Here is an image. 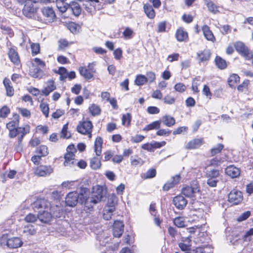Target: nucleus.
<instances>
[{
  "instance_id": "obj_1",
  "label": "nucleus",
  "mask_w": 253,
  "mask_h": 253,
  "mask_svg": "<svg viewBox=\"0 0 253 253\" xmlns=\"http://www.w3.org/2000/svg\"><path fill=\"white\" fill-rule=\"evenodd\" d=\"M13 120H10L6 124V128L8 130V137L10 138L17 137V143L15 145V150L20 153L23 150L22 142L24 137L30 133L31 126L29 124H25L19 126L20 117L16 113L12 114Z\"/></svg>"
},
{
  "instance_id": "obj_2",
  "label": "nucleus",
  "mask_w": 253,
  "mask_h": 253,
  "mask_svg": "<svg viewBox=\"0 0 253 253\" xmlns=\"http://www.w3.org/2000/svg\"><path fill=\"white\" fill-rule=\"evenodd\" d=\"M42 14H39L37 20L44 24H49L57 18L55 12L52 7H43L41 9Z\"/></svg>"
},
{
  "instance_id": "obj_3",
  "label": "nucleus",
  "mask_w": 253,
  "mask_h": 253,
  "mask_svg": "<svg viewBox=\"0 0 253 253\" xmlns=\"http://www.w3.org/2000/svg\"><path fill=\"white\" fill-rule=\"evenodd\" d=\"M77 150L74 144H70L66 148V152L64 156V166L72 168L76 166V160L75 153Z\"/></svg>"
},
{
  "instance_id": "obj_4",
  "label": "nucleus",
  "mask_w": 253,
  "mask_h": 253,
  "mask_svg": "<svg viewBox=\"0 0 253 253\" xmlns=\"http://www.w3.org/2000/svg\"><path fill=\"white\" fill-rule=\"evenodd\" d=\"M234 46L238 54L246 60L250 61L253 57V51L242 41L234 42Z\"/></svg>"
},
{
  "instance_id": "obj_5",
  "label": "nucleus",
  "mask_w": 253,
  "mask_h": 253,
  "mask_svg": "<svg viewBox=\"0 0 253 253\" xmlns=\"http://www.w3.org/2000/svg\"><path fill=\"white\" fill-rule=\"evenodd\" d=\"M76 129L79 133L87 135L89 139L92 138L93 125L91 121L86 120L80 122L77 126Z\"/></svg>"
},
{
  "instance_id": "obj_6",
  "label": "nucleus",
  "mask_w": 253,
  "mask_h": 253,
  "mask_svg": "<svg viewBox=\"0 0 253 253\" xmlns=\"http://www.w3.org/2000/svg\"><path fill=\"white\" fill-rule=\"evenodd\" d=\"M39 7L37 3H33L31 1H27L25 3L22 9L23 14L26 17L29 18H33L37 20L39 15Z\"/></svg>"
},
{
  "instance_id": "obj_7",
  "label": "nucleus",
  "mask_w": 253,
  "mask_h": 253,
  "mask_svg": "<svg viewBox=\"0 0 253 253\" xmlns=\"http://www.w3.org/2000/svg\"><path fill=\"white\" fill-rule=\"evenodd\" d=\"M78 71L80 75L84 79L89 80L93 77L95 73L94 64L93 63H89L87 66H83L79 67Z\"/></svg>"
},
{
  "instance_id": "obj_8",
  "label": "nucleus",
  "mask_w": 253,
  "mask_h": 253,
  "mask_svg": "<svg viewBox=\"0 0 253 253\" xmlns=\"http://www.w3.org/2000/svg\"><path fill=\"white\" fill-rule=\"evenodd\" d=\"M7 55L10 61L13 65L17 67L18 69L22 68V63L20 56L17 52V47L13 46L8 49Z\"/></svg>"
},
{
  "instance_id": "obj_9",
  "label": "nucleus",
  "mask_w": 253,
  "mask_h": 253,
  "mask_svg": "<svg viewBox=\"0 0 253 253\" xmlns=\"http://www.w3.org/2000/svg\"><path fill=\"white\" fill-rule=\"evenodd\" d=\"M199 191L200 186L198 183H195L184 186L181 190V193L186 197L194 198L196 194Z\"/></svg>"
},
{
  "instance_id": "obj_10",
  "label": "nucleus",
  "mask_w": 253,
  "mask_h": 253,
  "mask_svg": "<svg viewBox=\"0 0 253 253\" xmlns=\"http://www.w3.org/2000/svg\"><path fill=\"white\" fill-rule=\"evenodd\" d=\"M219 176L220 171L218 169H212L208 171L206 173V177L208 178L207 184L211 187H216L218 181L217 178Z\"/></svg>"
},
{
  "instance_id": "obj_11",
  "label": "nucleus",
  "mask_w": 253,
  "mask_h": 253,
  "mask_svg": "<svg viewBox=\"0 0 253 253\" xmlns=\"http://www.w3.org/2000/svg\"><path fill=\"white\" fill-rule=\"evenodd\" d=\"M8 234H3L1 237V240H6V245L10 249H15L20 247L23 242L21 239L18 237H13L7 239Z\"/></svg>"
},
{
  "instance_id": "obj_12",
  "label": "nucleus",
  "mask_w": 253,
  "mask_h": 253,
  "mask_svg": "<svg viewBox=\"0 0 253 253\" xmlns=\"http://www.w3.org/2000/svg\"><path fill=\"white\" fill-rule=\"evenodd\" d=\"M53 171L50 165H39L35 168L34 174L38 176H46L49 175Z\"/></svg>"
},
{
  "instance_id": "obj_13",
  "label": "nucleus",
  "mask_w": 253,
  "mask_h": 253,
  "mask_svg": "<svg viewBox=\"0 0 253 253\" xmlns=\"http://www.w3.org/2000/svg\"><path fill=\"white\" fill-rule=\"evenodd\" d=\"M243 200V196L242 192L237 189H233L228 195V201L233 205L239 204Z\"/></svg>"
},
{
  "instance_id": "obj_14",
  "label": "nucleus",
  "mask_w": 253,
  "mask_h": 253,
  "mask_svg": "<svg viewBox=\"0 0 253 253\" xmlns=\"http://www.w3.org/2000/svg\"><path fill=\"white\" fill-rule=\"evenodd\" d=\"M104 192L102 186L97 185L95 188H93L91 197V202L94 204H97L101 202L103 197Z\"/></svg>"
},
{
  "instance_id": "obj_15",
  "label": "nucleus",
  "mask_w": 253,
  "mask_h": 253,
  "mask_svg": "<svg viewBox=\"0 0 253 253\" xmlns=\"http://www.w3.org/2000/svg\"><path fill=\"white\" fill-rule=\"evenodd\" d=\"M79 201V195L76 191L68 193L65 197V204L66 206L74 207Z\"/></svg>"
},
{
  "instance_id": "obj_16",
  "label": "nucleus",
  "mask_w": 253,
  "mask_h": 253,
  "mask_svg": "<svg viewBox=\"0 0 253 253\" xmlns=\"http://www.w3.org/2000/svg\"><path fill=\"white\" fill-rule=\"evenodd\" d=\"M110 96L111 94L108 91H102L100 94L102 101L109 102L114 110H117L119 108L117 100L115 97L111 98Z\"/></svg>"
},
{
  "instance_id": "obj_17",
  "label": "nucleus",
  "mask_w": 253,
  "mask_h": 253,
  "mask_svg": "<svg viewBox=\"0 0 253 253\" xmlns=\"http://www.w3.org/2000/svg\"><path fill=\"white\" fill-rule=\"evenodd\" d=\"M175 38L178 42H186L189 40L188 33L183 27H179L176 29Z\"/></svg>"
},
{
  "instance_id": "obj_18",
  "label": "nucleus",
  "mask_w": 253,
  "mask_h": 253,
  "mask_svg": "<svg viewBox=\"0 0 253 253\" xmlns=\"http://www.w3.org/2000/svg\"><path fill=\"white\" fill-rule=\"evenodd\" d=\"M35 207L38 209H41V211H50L51 210V205L50 203L44 198H40L37 199L34 203Z\"/></svg>"
},
{
  "instance_id": "obj_19",
  "label": "nucleus",
  "mask_w": 253,
  "mask_h": 253,
  "mask_svg": "<svg viewBox=\"0 0 253 253\" xmlns=\"http://www.w3.org/2000/svg\"><path fill=\"white\" fill-rule=\"evenodd\" d=\"M205 143L204 138H194L190 140L185 145V148L187 150L198 149Z\"/></svg>"
},
{
  "instance_id": "obj_20",
  "label": "nucleus",
  "mask_w": 253,
  "mask_h": 253,
  "mask_svg": "<svg viewBox=\"0 0 253 253\" xmlns=\"http://www.w3.org/2000/svg\"><path fill=\"white\" fill-rule=\"evenodd\" d=\"M115 203L113 201H112L111 202H108L103 211V218L107 220H110L112 217L113 213L114 212V211H115Z\"/></svg>"
},
{
  "instance_id": "obj_21",
  "label": "nucleus",
  "mask_w": 253,
  "mask_h": 253,
  "mask_svg": "<svg viewBox=\"0 0 253 253\" xmlns=\"http://www.w3.org/2000/svg\"><path fill=\"white\" fill-rule=\"evenodd\" d=\"M203 35L205 38L209 42H216V38L214 35L211 28L207 25H204L201 28Z\"/></svg>"
},
{
  "instance_id": "obj_22",
  "label": "nucleus",
  "mask_w": 253,
  "mask_h": 253,
  "mask_svg": "<svg viewBox=\"0 0 253 253\" xmlns=\"http://www.w3.org/2000/svg\"><path fill=\"white\" fill-rule=\"evenodd\" d=\"M32 68L29 70V75L35 79H41L44 76V73L42 68L34 66V64H32Z\"/></svg>"
},
{
  "instance_id": "obj_23",
  "label": "nucleus",
  "mask_w": 253,
  "mask_h": 253,
  "mask_svg": "<svg viewBox=\"0 0 253 253\" xmlns=\"http://www.w3.org/2000/svg\"><path fill=\"white\" fill-rule=\"evenodd\" d=\"M124 225L121 221L116 220L113 226V234L115 237L120 238L124 232Z\"/></svg>"
},
{
  "instance_id": "obj_24",
  "label": "nucleus",
  "mask_w": 253,
  "mask_h": 253,
  "mask_svg": "<svg viewBox=\"0 0 253 253\" xmlns=\"http://www.w3.org/2000/svg\"><path fill=\"white\" fill-rule=\"evenodd\" d=\"M211 55V51L209 49H205L197 53V59L199 63H204L210 59Z\"/></svg>"
},
{
  "instance_id": "obj_25",
  "label": "nucleus",
  "mask_w": 253,
  "mask_h": 253,
  "mask_svg": "<svg viewBox=\"0 0 253 253\" xmlns=\"http://www.w3.org/2000/svg\"><path fill=\"white\" fill-rule=\"evenodd\" d=\"M173 204L178 210H183L187 204V201L182 195H179L173 199Z\"/></svg>"
},
{
  "instance_id": "obj_26",
  "label": "nucleus",
  "mask_w": 253,
  "mask_h": 253,
  "mask_svg": "<svg viewBox=\"0 0 253 253\" xmlns=\"http://www.w3.org/2000/svg\"><path fill=\"white\" fill-rule=\"evenodd\" d=\"M225 173L232 178H237L240 175L241 170L234 165H230L225 169Z\"/></svg>"
},
{
  "instance_id": "obj_27",
  "label": "nucleus",
  "mask_w": 253,
  "mask_h": 253,
  "mask_svg": "<svg viewBox=\"0 0 253 253\" xmlns=\"http://www.w3.org/2000/svg\"><path fill=\"white\" fill-rule=\"evenodd\" d=\"M204 1L208 10L213 14L220 13L219 8H223L222 6L216 4L212 0H204Z\"/></svg>"
},
{
  "instance_id": "obj_28",
  "label": "nucleus",
  "mask_w": 253,
  "mask_h": 253,
  "mask_svg": "<svg viewBox=\"0 0 253 253\" xmlns=\"http://www.w3.org/2000/svg\"><path fill=\"white\" fill-rule=\"evenodd\" d=\"M46 86L44 87L42 90V94L47 96L51 92L56 89V86L53 80H48L46 82Z\"/></svg>"
},
{
  "instance_id": "obj_29",
  "label": "nucleus",
  "mask_w": 253,
  "mask_h": 253,
  "mask_svg": "<svg viewBox=\"0 0 253 253\" xmlns=\"http://www.w3.org/2000/svg\"><path fill=\"white\" fill-rule=\"evenodd\" d=\"M39 219L40 221L44 223H48L51 221L52 217V210L42 211L38 214Z\"/></svg>"
},
{
  "instance_id": "obj_30",
  "label": "nucleus",
  "mask_w": 253,
  "mask_h": 253,
  "mask_svg": "<svg viewBox=\"0 0 253 253\" xmlns=\"http://www.w3.org/2000/svg\"><path fill=\"white\" fill-rule=\"evenodd\" d=\"M90 193V190L89 188L82 186L80 187L79 193H78L79 195V201L81 204L83 202L87 200H89V195Z\"/></svg>"
},
{
  "instance_id": "obj_31",
  "label": "nucleus",
  "mask_w": 253,
  "mask_h": 253,
  "mask_svg": "<svg viewBox=\"0 0 253 253\" xmlns=\"http://www.w3.org/2000/svg\"><path fill=\"white\" fill-rule=\"evenodd\" d=\"M103 143V138L101 136H97L94 141V151L97 156L101 155Z\"/></svg>"
},
{
  "instance_id": "obj_32",
  "label": "nucleus",
  "mask_w": 253,
  "mask_h": 253,
  "mask_svg": "<svg viewBox=\"0 0 253 253\" xmlns=\"http://www.w3.org/2000/svg\"><path fill=\"white\" fill-rule=\"evenodd\" d=\"M3 84L6 90V95L9 97L12 96L14 94V89L10 80L5 78L3 79Z\"/></svg>"
},
{
  "instance_id": "obj_33",
  "label": "nucleus",
  "mask_w": 253,
  "mask_h": 253,
  "mask_svg": "<svg viewBox=\"0 0 253 253\" xmlns=\"http://www.w3.org/2000/svg\"><path fill=\"white\" fill-rule=\"evenodd\" d=\"M74 43V42L68 41L66 39H60L58 41L57 50L58 51H65L67 48H69Z\"/></svg>"
},
{
  "instance_id": "obj_34",
  "label": "nucleus",
  "mask_w": 253,
  "mask_h": 253,
  "mask_svg": "<svg viewBox=\"0 0 253 253\" xmlns=\"http://www.w3.org/2000/svg\"><path fill=\"white\" fill-rule=\"evenodd\" d=\"M214 62L216 67L220 70H225L228 67L227 62L220 56L216 55Z\"/></svg>"
},
{
  "instance_id": "obj_35",
  "label": "nucleus",
  "mask_w": 253,
  "mask_h": 253,
  "mask_svg": "<svg viewBox=\"0 0 253 253\" xmlns=\"http://www.w3.org/2000/svg\"><path fill=\"white\" fill-rule=\"evenodd\" d=\"M88 111L92 117H96L101 114V109L99 105L92 103L88 107Z\"/></svg>"
},
{
  "instance_id": "obj_36",
  "label": "nucleus",
  "mask_w": 253,
  "mask_h": 253,
  "mask_svg": "<svg viewBox=\"0 0 253 253\" xmlns=\"http://www.w3.org/2000/svg\"><path fill=\"white\" fill-rule=\"evenodd\" d=\"M143 9L145 14L149 19H153L155 17V11L150 4H144Z\"/></svg>"
},
{
  "instance_id": "obj_37",
  "label": "nucleus",
  "mask_w": 253,
  "mask_h": 253,
  "mask_svg": "<svg viewBox=\"0 0 253 253\" xmlns=\"http://www.w3.org/2000/svg\"><path fill=\"white\" fill-rule=\"evenodd\" d=\"M240 81V77L237 74H231L227 79V83L228 85L231 87H235L238 83H239Z\"/></svg>"
},
{
  "instance_id": "obj_38",
  "label": "nucleus",
  "mask_w": 253,
  "mask_h": 253,
  "mask_svg": "<svg viewBox=\"0 0 253 253\" xmlns=\"http://www.w3.org/2000/svg\"><path fill=\"white\" fill-rule=\"evenodd\" d=\"M201 77L197 76L194 78L192 82L191 89L194 94H198L200 92L199 87L201 84Z\"/></svg>"
},
{
  "instance_id": "obj_39",
  "label": "nucleus",
  "mask_w": 253,
  "mask_h": 253,
  "mask_svg": "<svg viewBox=\"0 0 253 253\" xmlns=\"http://www.w3.org/2000/svg\"><path fill=\"white\" fill-rule=\"evenodd\" d=\"M68 8L71 9L73 14L76 16H79L82 11V8L80 4L75 1H72L69 4Z\"/></svg>"
},
{
  "instance_id": "obj_40",
  "label": "nucleus",
  "mask_w": 253,
  "mask_h": 253,
  "mask_svg": "<svg viewBox=\"0 0 253 253\" xmlns=\"http://www.w3.org/2000/svg\"><path fill=\"white\" fill-rule=\"evenodd\" d=\"M54 72L60 75L59 80L62 82H65L67 79L68 71L64 67H59L57 70H55Z\"/></svg>"
},
{
  "instance_id": "obj_41",
  "label": "nucleus",
  "mask_w": 253,
  "mask_h": 253,
  "mask_svg": "<svg viewBox=\"0 0 253 253\" xmlns=\"http://www.w3.org/2000/svg\"><path fill=\"white\" fill-rule=\"evenodd\" d=\"M161 121L158 120L146 125L143 128L144 131H148L154 129H158L161 127Z\"/></svg>"
},
{
  "instance_id": "obj_42",
  "label": "nucleus",
  "mask_w": 253,
  "mask_h": 253,
  "mask_svg": "<svg viewBox=\"0 0 253 253\" xmlns=\"http://www.w3.org/2000/svg\"><path fill=\"white\" fill-rule=\"evenodd\" d=\"M68 122L63 125L62 129L60 132V138L68 139L71 137V133L68 131Z\"/></svg>"
},
{
  "instance_id": "obj_43",
  "label": "nucleus",
  "mask_w": 253,
  "mask_h": 253,
  "mask_svg": "<svg viewBox=\"0 0 253 253\" xmlns=\"http://www.w3.org/2000/svg\"><path fill=\"white\" fill-rule=\"evenodd\" d=\"M161 122L164 125L168 127H171L175 124V119L169 115L164 116L162 118Z\"/></svg>"
},
{
  "instance_id": "obj_44",
  "label": "nucleus",
  "mask_w": 253,
  "mask_h": 253,
  "mask_svg": "<svg viewBox=\"0 0 253 253\" xmlns=\"http://www.w3.org/2000/svg\"><path fill=\"white\" fill-rule=\"evenodd\" d=\"M36 153L41 156L44 157L49 154L48 148L45 145H41L38 147L35 151Z\"/></svg>"
},
{
  "instance_id": "obj_45",
  "label": "nucleus",
  "mask_w": 253,
  "mask_h": 253,
  "mask_svg": "<svg viewBox=\"0 0 253 253\" xmlns=\"http://www.w3.org/2000/svg\"><path fill=\"white\" fill-rule=\"evenodd\" d=\"M99 157L96 156V157L91 159L90 166L92 169L96 170L100 168L101 166V158Z\"/></svg>"
},
{
  "instance_id": "obj_46",
  "label": "nucleus",
  "mask_w": 253,
  "mask_h": 253,
  "mask_svg": "<svg viewBox=\"0 0 253 253\" xmlns=\"http://www.w3.org/2000/svg\"><path fill=\"white\" fill-rule=\"evenodd\" d=\"M96 204L91 202V199L90 200H87L83 202L84 207L83 211H85L87 213H90L94 210L93 206Z\"/></svg>"
},
{
  "instance_id": "obj_47",
  "label": "nucleus",
  "mask_w": 253,
  "mask_h": 253,
  "mask_svg": "<svg viewBox=\"0 0 253 253\" xmlns=\"http://www.w3.org/2000/svg\"><path fill=\"white\" fill-rule=\"evenodd\" d=\"M66 0H56V6L62 13L67 11L69 8V4L66 2Z\"/></svg>"
},
{
  "instance_id": "obj_48",
  "label": "nucleus",
  "mask_w": 253,
  "mask_h": 253,
  "mask_svg": "<svg viewBox=\"0 0 253 253\" xmlns=\"http://www.w3.org/2000/svg\"><path fill=\"white\" fill-rule=\"evenodd\" d=\"M250 85V81L248 79H245L241 84L237 86V90L240 92L248 91Z\"/></svg>"
},
{
  "instance_id": "obj_49",
  "label": "nucleus",
  "mask_w": 253,
  "mask_h": 253,
  "mask_svg": "<svg viewBox=\"0 0 253 253\" xmlns=\"http://www.w3.org/2000/svg\"><path fill=\"white\" fill-rule=\"evenodd\" d=\"M122 125L127 127L130 126L132 120V116L130 113H127L122 115Z\"/></svg>"
},
{
  "instance_id": "obj_50",
  "label": "nucleus",
  "mask_w": 253,
  "mask_h": 253,
  "mask_svg": "<svg viewBox=\"0 0 253 253\" xmlns=\"http://www.w3.org/2000/svg\"><path fill=\"white\" fill-rule=\"evenodd\" d=\"M157 171L155 169L151 168L149 169L146 172L142 173L141 177L143 180L150 179L156 176Z\"/></svg>"
},
{
  "instance_id": "obj_51",
  "label": "nucleus",
  "mask_w": 253,
  "mask_h": 253,
  "mask_svg": "<svg viewBox=\"0 0 253 253\" xmlns=\"http://www.w3.org/2000/svg\"><path fill=\"white\" fill-rule=\"evenodd\" d=\"M174 225L178 228H183L186 226L185 218L183 216H178L173 219Z\"/></svg>"
},
{
  "instance_id": "obj_52",
  "label": "nucleus",
  "mask_w": 253,
  "mask_h": 253,
  "mask_svg": "<svg viewBox=\"0 0 253 253\" xmlns=\"http://www.w3.org/2000/svg\"><path fill=\"white\" fill-rule=\"evenodd\" d=\"M30 47L31 49V54L35 56L41 52V46L39 43L31 42Z\"/></svg>"
},
{
  "instance_id": "obj_53",
  "label": "nucleus",
  "mask_w": 253,
  "mask_h": 253,
  "mask_svg": "<svg viewBox=\"0 0 253 253\" xmlns=\"http://www.w3.org/2000/svg\"><path fill=\"white\" fill-rule=\"evenodd\" d=\"M146 76L144 75L138 74L136 76L134 84L136 85L141 86L147 84Z\"/></svg>"
},
{
  "instance_id": "obj_54",
  "label": "nucleus",
  "mask_w": 253,
  "mask_h": 253,
  "mask_svg": "<svg viewBox=\"0 0 253 253\" xmlns=\"http://www.w3.org/2000/svg\"><path fill=\"white\" fill-rule=\"evenodd\" d=\"M40 109L46 118L49 117V107L46 102H42L40 104Z\"/></svg>"
},
{
  "instance_id": "obj_55",
  "label": "nucleus",
  "mask_w": 253,
  "mask_h": 253,
  "mask_svg": "<svg viewBox=\"0 0 253 253\" xmlns=\"http://www.w3.org/2000/svg\"><path fill=\"white\" fill-rule=\"evenodd\" d=\"M11 112L10 108L4 105L0 108V118L5 119L10 114Z\"/></svg>"
},
{
  "instance_id": "obj_56",
  "label": "nucleus",
  "mask_w": 253,
  "mask_h": 253,
  "mask_svg": "<svg viewBox=\"0 0 253 253\" xmlns=\"http://www.w3.org/2000/svg\"><path fill=\"white\" fill-rule=\"evenodd\" d=\"M224 148V145L222 144L219 143L216 147L212 148L210 150V153L211 156H214L216 154L220 153Z\"/></svg>"
},
{
  "instance_id": "obj_57",
  "label": "nucleus",
  "mask_w": 253,
  "mask_h": 253,
  "mask_svg": "<svg viewBox=\"0 0 253 253\" xmlns=\"http://www.w3.org/2000/svg\"><path fill=\"white\" fill-rule=\"evenodd\" d=\"M146 79L147 83L152 84L155 82L156 74L153 71H148L146 74Z\"/></svg>"
},
{
  "instance_id": "obj_58",
  "label": "nucleus",
  "mask_w": 253,
  "mask_h": 253,
  "mask_svg": "<svg viewBox=\"0 0 253 253\" xmlns=\"http://www.w3.org/2000/svg\"><path fill=\"white\" fill-rule=\"evenodd\" d=\"M65 113V110L62 109H57L55 112H53L51 114V118L54 120H57L62 116L64 115Z\"/></svg>"
},
{
  "instance_id": "obj_59",
  "label": "nucleus",
  "mask_w": 253,
  "mask_h": 253,
  "mask_svg": "<svg viewBox=\"0 0 253 253\" xmlns=\"http://www.w3.org/2000/svg\"><path fill=\"white\" fill-rule=\"evenodd\" d=\"M38 218V215L30 213L26 215L24 218V220L27 223H34Z\"/></svg>"
},
{
  "instance_id": "obj_60",
  "label": "nucleus",
  "mask_w": 253,
  "mask_h": 253,
  "mask_svg": "<svg viewBox=\"0 0 253 253\" xmlns=\"http://www.w3.org/2000/svg\"><path fill=\"white\" fill-rule=\"evenodd\" d=\"M17 111L21 115L25 118L29 119L31 117V113L30 110L25 108H17Z\"/></svg>"
},
{
  "instance_id": "obj_61",
  "label": "nucleus",
  "mask_w": 253,
  "mask_h": 253,
  "mask_svg": "<svg viewBox=\"0 0 253 253\" xmlns=\"http://www.w3.org/2000/svg\"><path fill=\"white\" fill-rule=\"evenodd\" d=\"M186 86L182 83H176L174 86V90L179 93L184 92L186 90Z\"/></svg>"
},
{
  "instance_id": "obj_62",
  "label": "nucleus",
  "mask_w": 253,
  "mask_h": 253,
  "mask_svg": "<svg viewBox=\"0 0 253 253\" xmlns=\"http://www.w3.org/2000/svg\"><path fill=\"white\" fill-rule=\"evenodd\" d=\"M180 56L178 53H173L168 56L167 60L169 62H173L174 61H177L179 60Z\"/></svg>"
},
{
  "instance_id": "obj_63",
  "label": "nucleus",
  "mask_w": 253,
  "mask_h": 253,
  "mask_svg": "<svg viewBox=\"0 0 253 253\" xmlns=\"http://www.w3.org/2000/svg\"><path fill=\"white\" fill-rule=\"evenodd\" d=\"M202 93L203 94L206 96L207 98L208 99H211L212 97V93L211 91L210 88L209 86L205 84L203 86V88L202 90Z\"/></svg>"
},
{
  "instance_id": "obj_64",
  "label": "nucleus",
  "mask_w": 253,
  "mask_h": 253,
  "mask_svg": "<svg viewBox=\"0 0 253 253\" xmlns=\"http://www.w3.org/2000/svg\"><path fill=\"white\" fill-rule=\"evenodd\" d=\"M181 19L184 22L189 24L193 21L194 16L190 14L184 13L181 17Z\"/></svg>"
}]
</instances>
